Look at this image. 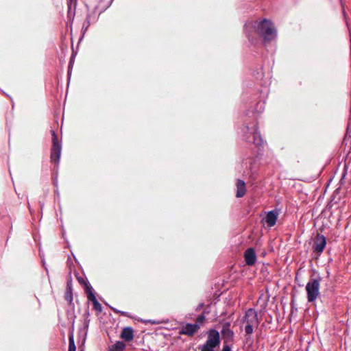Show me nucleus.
<instances>
[{
    "instance_id": "nucleus-1",
    "label": "nucleus",
    "mask_w": 351,
    "mask_h": 351,
    "mask_svg": "<svg viewBox=\"0 0 351 351\" xmlns=\"http://www.w3.org/2000/svg\"><path fill=\"white\" fill-rule=\"evenodd\" d=\"M246 34L251 42L256 39V34L263 38L264 43L274 40L276 36V29L273 23L268 19H264L258 22H250L245 26Z\"/></svg>"
},
{
    "instance_id": "nucleus-2",
    "label": "nucleus",
    "mask_w": 351,
    "mask_h": 351,
    "mask_svg": "<svg viewBox=\"0 0 351 351\" xmlns=\"http://www.w3.org/2000/svg\"><path fill=\"white\" fill-rule=\"evenodd\" d=\"M260 324V321L258 317V313L254 308H249L242 319V324L244 325V330L245 335L248 337L254 332V329L257 328Z\"/></svg>"
},
{
    "instance_id": "nucleus-3",
    "label": "nucleus",
    "mask_w": 351,
    "mask_h": 351,
    "mask_svg": "<svg viewBox=\"0 0 351 351\" xmlns=\"http://www.w3.org/2000/svg\"><path fill=\"white\" fill-rule=\"evenodd\" d=\"M320 280V278H312L307 282L306 291L308 302H313L318 298L319 295Z\"/></svg>"
},
{
    "instance_id": "nucleus-4",
    "label": "nucleus",
    "mask_w": 351,
    "mask_h": 351,
    "mask_svg": "<svg viewBox=\"0 0 351 351\" xmlns=\"http://www.w3.org/2000/svg\"><path fill=\"white\" fill-rule=\"evenodd\" d=\"M219 332L215 329H210L208 331V339L206 343L202 346V348L208 350H214V348L219 346Z\"/></svg>"
},
{
    "instance_id": "nucleus-5",
    "label": "nucleus",
    "mask_w": 351,
    "mask_h": 351,
    "mask_svg": "<svg viewBox=\"0 0 351 351\" xmlns=\"http://www.w3.org/2000/svg\"><path fill=\"white\" fill-rule=\"evenodd\" d=\"M52 132V147L51 151V161L58 165L61 154V145L58 141V135L54 131Z\"/></svg>"
},
{
    "instance_id": "nucleus-6",
    "label": "nucleus",
    "mask_w": 351,
    "mask_h": 351,
    "mask_svg": "<svg viewBox=\"0 0 351 351\" xmlns=\"http://www.w3.org/2000/svg\"><path fill=\"white\" fill-rule=\"evenodd\" d=\"M326 245V237L319 234L317 233L315 236L314 240H313V250L314 252L317 253L318 255H320Z\"/></svg>"
},
{
    "instance_id": "nucleus-7",
    "label": "nucleus",
    "mask_w": 351,
    "mask_h": 351,
    "mask_svg": "<svg viewBox=\"0 0 351 351\" xmlns=\"http://www.w3.org/2000/svg\"><path fill=\"white\" fill-rule=\"evenodd\" d=\"M231 324L230 322L223 323L222 329L221 331L222 338L225 343H232L234 337V332L230 329Z\"/></svg>"
},
{
    "instance_id": "nucleus-8",
    "label": "nucleus",
    "mask_w": 351,
    "mask_h": 351,
    "mask_svg": "<svg viewBox=\"0 0 351 351\" xmlns=\"http://www.w3.org/2000/svg\"><path fill=\"white\" fill-rule=\"evenodd\" d=\"M199 329V325L197 323L186 324L180 328L179 334L193 337Z\"/></svg>"
},
{
    "instance_id": "nucleus-9",
    "label": "nucleus",
    "mask_w": 351,
    "mask_h": 351,
    "mask_svg": "<svg viewBox=\"0 0 351 351\" xmlns=\"http://www.w3.org/2000/svg\"><path fill=\"white\" fill-rule=\"evenodd\" d=\"M244 259L248 266H252L256 263V254L254 248L250 247L245 251Z\"/></svg>"
},
{
    "instance_id": "nucleus-10",
    "label": "nucleus",
    "mask_w": 351,
    "mask_h": 351,
    "mask_svg": "<svg viewBox=\"0 0 351 351\" xmlns=\"http://www.w3.org/2000/svg\"><path fill=\"white\" fill-rule=\"evenodd\" d=\"M121 338L127 341H130L134 339V330L131 327H125L123 328L121 335Z\"/></svg>"
},
{
    "instance_id": "nucleus-11",
    "label": "nucleus",
    "mask_w": 351,
    "mask_h": 351,
    "mask_svg": "<svg viewBox=\"0 0 351 351\" xmlns=\"http://www.w3.org/2000/svg\"><path fill=\"white\" fill-rule=\"evenodd\" d=\"M86 295L88 300L93 302V308L98 312H101L102 311V306L101 304L97 301L93 291H89Z\"/></svg>"
},
{
    "instance_id": "nucleus-12",
    "label": "nucleus",
    "mask_w": 351,
    "mask_h": 351,
    "mask_svg": "<svg viewBox=\"0 0 351 351\" xmlns=\"http://www.w3.org/2000/svg\"><path fill=\"white\" fill-rule=\"evenodd\" d=\"M237 186V197H242L245 195L246 193V187L245 182L242 180H237L236 183Z\"/></svg>"
},
{
    "instance_id": "nucleus-13",
    "label": "nucleus",
    "mask_w": 351,
    "mask_h": 351,
    "mask_svg": "<svg viewBox=\"0 0 351 351\" xmlns=\"http://www.w3.org/2000/svg\"><path fill=\"white\" fill-rule=\"evenodd\" d=\"M278 213L274 210H271L268 212L265 217V221L268 224L269 226H274L277 220Z\"/></svg>"
},
{
    "instance_id": "nucleus-14",
    "label": "nucleus",
    "mask_w": 351,
    "mask_h": 351,
    "mask_svg": "<svg viewBox=\"0 0 351 351\" xmlns=\"http://www.w3.org/2000/svg\"><path fill=\"white\" fill-rule=\"evenodd\" d=\"M77 280L81 285L84 286V291H85L86 294L89 293V291H93V289H92L91 286L90 285V284L88 282H86L83 277L77 276Z\"/></svg>"
},
{
    "instance_id": "nucleus-15",
    "label": "nucleus",
    "mask_w": 351,
    "mask_h": 351,
    "mask_svg": "<svg viewBox=\"0 0 351 351\" xmlns=\"http://www.w3.org/2000/svg\"><path fill=\"white\" fill-rule=\"evenodd\" d=\"M65 300L71 304L73 301V293L71 288V282H67L66 291L65 293Z\"/></svg>"
},
{
    "instance_id": "nucleus-16",
    "label": "nucleus",
    "mask_w": 351,
    "mask_h": 351,
    "mask_svg": "<svg viewBox=\"0 0 351 351\" xmlns=\"http://www.w3.org/2000/svg\"><path fill=\"white\" fill-rule=\"evenodd\" d=\"M263 142V141L261 134L258 132L256 130H255L253 133V143L256 146H261L262 145Z\"/></svg>"
},
{
    "instance_id": "nucleus-17",
    "label": "nucleus",
    "mask_w": 351,
    "mask_h": 351,
    "mask_svg": "<svg viewBox=\"0 0 351 351\" xmlns=\"http://www.w3.org/2000/svg\"><path fill=\"white\" fill-rule=\"evenodd\" d=\"M125 348V344L123 341H117L112 346L110 351H123Z\"/></svg>"
},
{
    "instance_id": "nucleus-18",
    "label": "nucleus",
    "mask_w": 351,
    "mask_h": 351,
    "mask_svg": "<svg viewBox=\"0 0 351 351\" xmlns=\"http://www.w3.org/2000/svg\"><path fill=\"white\" fill-rule=\"evenodd\" d=\"M76 347L74 343V339L73 335L69 336V351H75Z\"/></svg>"
},
{
    "instance_id": "nucleus-19",
    "label": "nucleus",
    "mask_w": 351,
    "mask_h": 351,
    "mask_svg": "<svg viewBox=\"0 0 351 351\" xmlns=\"http://www.w3.org/2000/svg\"><path fill=\"white\" fill-rule=\"evenodd\" d=\"M113 311L115 313H118L121 315H123V316H127L128 317V314L127 312H125V311H119L117 309H115V308H113Z\"/></svg>"
},
{
    "instance_id": "nucleus-20",
    "label": "nucleus",
    "mask_w": 351,
    "mask_h": 351,
    "mask_svg": "<svg viewBox=\"0 0 351 351\" xmlns=\"http://www.w3.org/2000/svg\"><path fill=\"white\" fill-rule=\"evenodd\" d=\"M205 320V316L204 314L200 315L197 318V323H202Z\"/></svg>"
},
{
    "instance_id": "nucleus-21",
    "label": "nucleus",
    "mask_w": 351,
    "mask_h": 351,
    "mask_svg": "<svg viewBox=\"0 0 351 351\" xmlns=\"http://www.w3.org/2000/svg\"><path fill=\"white\" fill-rule=\"evenodd\" d=\"M70 3H69V9H71V6L72 4L74 5V6L75 7L76 5H77V0H69Z\"/></svg>"
},
{
    "instance_id": "nucleus-22",
    "label": "nucleus",
    "mask_w": 351,
    "mask_h": 351,
    "mask_svg": "<svg viewBox=\"0 0 351 351\" xmlns=\"http://www.w3.org/2000/svg\"><path fill=\"white\" fill-rule=\"evenodd\" d=\"M222 351H231V349L228 346H224Z\"/></svg>"
},
{
    "instance_id": "nucleus-23",
    "label": "nucleus",
    "mask_w": 351,
    "mask_h": 351,
    "mask_svg": "<svg viewBox=\"0 0 351 351\" xmlns=\"http://www.w3.org/2000/svg\"><path fill=\"white\" fill-rule=\"evenodd\" d=\"M203 305H204V304H201L199 305V306L198 307V309H199L200 308H202V307L203 306Z\"/></svg>"
}]
</instances>
